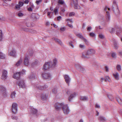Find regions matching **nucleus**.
<instances>
[{"instance_id": "f257e3e1", "label": "nucleus", "mask_w": 122, "mask_h": 122, "mask_svg": "<svg viewBox=\"0 0 122 122\" xmlns=\"http://www.w3.org/2000/svg\"><path fill=\"white\" fill-rule=\"evenodd\" d=\"M57 61L56 59L55 58L53 59V63L51 61L45 63L43 66V70L45 71L51 68L54 67L56 65Z\"/></svg>"}, {"instance_id": "f03ea898", "label": "nucleus", "mask_w": 122, "mask_h": 122, "mask_svg": "<svg viewBox=\"0 0 122 122\" xmlns=\"http://www.w3.org/2000/svg\"><path fill=\"white\" fill-rule=\"evenodd\" d=\"M112 9L113 12L116 15L119 14V11L116 2L114 0L113 2V4L112 6Z\"/></svg>"}, {"instance_id": "7ed1b4c3", "label": "nucleus", "mask_w": 122, "mask_h": 122, "mask_svg": "<svg viewBox=\"0 0 122 122\" xmlns=\"http://www.w3.org/2000/svg\"><path fill=\"white\" fill-rule=\"evenodd\" d=\"M17 82L20 87L23 88L25 87L26 85L23 79H19Z\"/></svg>"}, {"instance_id": "20e7f679", "label": "nucleus", "mask_w": 122, "mask_h": 122, "mask_svg": "<svg viewBox=\"0 0 122 122\" xmlns=\"http://www.w3.org/2000/svg\"><path fill=\"white\" fill-rule=\"evenodd\" d=\"M42 76L43 79L48 80H51L52 78L51 75L49 73H43L42 74Z\"/></svg>"}, {"instance_id": "39448f33", "label": "nucleus", "mask_w": 122, "mask_h": 122, "mask_svg": "<svg viewBox=\"0 0 122 122\" xmlns=\"http://www.w3.org/2000/svg\"><path fill=\"white\" fill-rule=\"evenodd\" d=\"M64 104L63 103H60L58 102L56 103L54 105L55 109L57 111L60 110L61 108H62Z\"/></svg>"}, {"instance_id": "423d86ee", "label": "nucleus", "mask_w": 122, "mask_h": 122, "mask_svg": "<svg viewBox=\"0 0 122 122\" xmlns=\"http://www.w3.org/2000/svg\"><path fill=\"white\" fill-rule=\"evenodd\" d=\"M62 109L64 113L65 114H69L70 111L69 107L67 104L64 105L62 107Z\"/></svg>"}, {"instance_id": "0eeeda50", "label": "nucleus", "mask_w": 122, "mask_h": 122, "mask_svg": "<svg viewBox=\"0 0 122 122\" xmlns=\"http://www.w3.org/2000/svg\"><path fill=\"white\" fill-rule=\"evenodd\" d=\"M92 56L88 50L87 51L83 52L82 53V57L83 58H89Z\"/></svg>"}, {"instance_id": "6e6552de", "label": "nucleus", "mask_w": 122, "mask_h": 122, "mask_svg": "<svg viewBox=\"0 0 122 122\" xmlns=\"http://www.w3.org/2000/svg\"><path fill=\"white\" fill-rule=\"evenodd\" d=\"M0 92L2 93L3 96L4 97L6 96L7 94L5 88L2 85L0 86Z\"/></svg>"}, {"instance_id": "1a4fd4ad", "label": "nucleus", "mask_w": 122, "mask_h": 122, "mask_svg": "<svg viewBox=\"0 0 122 122\" xmlns=\"http://www.w3.org/2000/svg\"><path fill=\"white\" fill-rule=\"evenodd\" d=\"M17 104L15 103H13L12 105V110L13 112L16 113L17 111Z\"/></svg>"}, {"instance_id": "9d476101", "label": "nucleus", "mask_w": 122, "mask_h": 122, "mask_svg": "<svg viewBox=\"0 0 122 122\" xmlns=\"http://www.w3.org/2000/svg\"><path fill=\"white\" fill-rule=\"evenodd\" d=\"M48 87V86L46 85L45 84L44 86H41L39 84H37L35 86V87L40 90H43L44 89H46Z\"/></svg>"}, {"instance_id": "9b49d317", "label": "nucleus", "mask_w": 122, "mask_h": 122, "mask_svg": "<svg viewBox=\"0 0 122 122\" xmlns=\"http://www.w3.org/2000/svg\"><path fill=\"white\" fill-rule=\"evenodd\" d=\"M72 1H73L75 9H80L81 7L78 4V0H73Z\"/></svg>"}, {"instance_id": "f8f14e48", "label": "nucleus", "mask_w": 122, "mask_h": 122, "mask_svg": "<svg viewBox=\"0 0 122 122\" xmlns=\"http://www.w3.org/2000/svg\"><path fill=\"white\" fill-rule=\"evenodd\" d=\"M7 72L5 70L3 71L1 76V78L3 79H5L7 77Z\"/></svg>"}, {"instance_id": "ddd939ff", "label": "nucleus", "mask_w": 122, "mask_h": 122, "mask_svg": "<svg viewBox=\"0 0 122 122\" xmlns=\"http://www.w3.org/2000/svg\"><path fill=\"white\" fill-rule=\"evenodd\" d=\"M64 78L66 83L69 85L71 81V79L70 78L69 76L66 75H64Z\"/></svg>"}, {"instance_id": "4468645a", "label": "nucleus", "mask_w": 122, "mask_h": 122, "mask_svg": "<svg viewBox=\"0 0 122 122\" xmlns=\"http://www.w3.org/2000/svg\"><path fill=\"white\" fill-rule=\"evenodd\" d=\"M76 36L82 39L86 43H87L88 42V41L87 40L83 37L81 33H78L76 35Z\"/></svg>"}, {"instance_id": "2eb2a0df", "label": "nucleus", "mask_w": 122, "mask_h": 122, "mask_svg": "<svg viewBox=\"0 0 122 122\" xmlns=\"http://www.w3.org/2000/svg\"><path fill=\"white\" fill-rule=\"evenodd\" d=\"M20 73V72H17L14 73L13 75V77L17 80H19V79H20V78L21 76Z\"/></svg>"}, {"instance_id": "dca6fc26", "label": "nucleus", "mask_w": 122, "mask_h": 122, "mask_svg": "<svg viewBox=\"0 0 122 122\" xmlns=\"http://www.w3.org/2000/svg\"><path fill=\"white\" fill-rule=\"evenodd\" d=\"M30 111L33 114H36L37 110L36 109L34 108L33 107H30Z\"/></svg>"}, {"instance_id": "f3484780", "label": "nucleus", "mask_w": 122, "mask_h": 122, "mask_svg": "<svg viewBox=\"0 0 122 122\" xmlns=\"http://www.w3.org/2000/svg\"><path fill=\"white\" fill-rule=\"evenodd\" d=\"M29 57L28 56H25L24 58V63L25 65H28L29 63Z\"/></svg>"}, {"instance_id": "a211bd4d", "label": "nucleus", "mask_w": 122, "mask_h": 122, "mask_svg": "<svg viewBox=\"0 0 122 122\" xmlns=\"http://www.w3.org/2000/svg\"><path fill=\"white\" fill-rule=\"evenodd\" d=\"M104 80L106 82H107V81L109 82H111L110 78L108 76H105L104 78H101V82H103Z\"/></svg>"}, {"instance_id": "6ab92c4d", "label": "nucleus", "mask_w": 122, "mask_h": 122, "mask_svg": "<svg viewBox=\"0 0 122 122\" xmlns=\"http://www.w3.org/2000/svg\"><path fill=\"white\" fill-rule=\"evenodd\" d=\"M115 28L117 29V31L116 34L118 36V35L120 33H121L122 31V29L118 26L117 25L115 26Z\"/></svg>"}, {"instance_id": "aec40b11", "label": "nucleus", "mask_w": 122, "mask_h": 122, "mask_svg": "<svg viewBox=\"0 0 122 122\" xmlns=\"http://www.w3.org/2000/svg\"><path fill=\"white\" fill-rule=\"evenodd\" d=\"M52 39L55 41L60 44V45H62V41L60 40H59L55 38H52Z\"/></svg>"}, {"instance_id": "412c9836", "label": "nucleus", "mask_w": 122, "mask_h": 122, "mask_svg": "<svg viewBox=\"0 0 122 122\" xmlns=\"http://www.w3.org/2000/svg\"><path fill=\"white\" fill-rule=\"evenodd\" d=\"M10 55L11 56H12L14 57L16 56V52L15 49H13L10 53Z\"/></svg>"}, {"instance_id": "4be33fe9", "label": "nucleus", "mask_w": 122, "mask_h": 122, "mask_svg": "<svg viewBox=\"0 0 122 122\" xmlns=\"http://www.w3.org/2000/svg\"><path fill=\"white\" fill-rule=\"evenodd\" d=\"M80 99L81 100L83 101H86L88 100V97L86 96H81L80 97Z\"/></svg>"}, {"instance_id": "5701e85b", "label": "nucleus", "mask_w": 122, "mask_h": 122, "mask_svg": "<svg viewBox=\"0 0 122 122\" xmlns=\"http://www.w3.org/2000/svg\"><path fill=\"white\" fill-rule=\"evenodd\" d=\"M76 95V94L74 92V93L71 94L69 98V101H71L73 98L75 97Z\"/></svg>"}, {"instance_id": "b1692460", "label": "nucleus", "mask_w": 122, "mask_h": 122, "mask_svg": "<svg viewBox=\"0 0 122 122\" xmlns=\"http://www.w3.org/2000/svg\"><path fill=\"white\" fill-rule=\"evenodd\" d=\"M88 50L91 56H92L95 53V51L93 49H89Z\"/></svg>"}, {"instance_id": "393cba45", "label": "nucleus", "mask_w": 122, "mask_h": 122, "mask_svg": "<svg viewBox=\"0 0 122 122\" xmlns=\"http://www.w3.org/2000/svg\"><path fill=\"white\" fill-rule=\"evenodd\" d=\"M106 17V20L107 21H109L110 19V15L109 12L107 11V12Z\"/></svg>"}, {"instance_id": "a878e982", "label": "nucleus", "mask_w": 122, "mask_h": 122, "mask_svg": "<svg viewBox=\"0 0 122 122\" xmlns=\"http://www.w3.org/2000/svg\"><path fill=\"white\" fill-rule=\"evenodd\" d=\"M98 119L99 120L102 121H105L106 120V118L102 116H100L99 117H98Z\"/></svg>"}, {"instance_id": "bb28decb", "label": "nucleus", "mask_w": 122, "mask_h": 122, "mask_svg": "<svg viewBox=\"0 0 122 122\" xmlns=\"http://www.w3.org/2000/svg\"><path fill=\"white\" fill-rule=\"evenodd\" d=\"M113 75L116 79L117 80H118L119 79V74L118 72L116 73L115 74H113Z\"/></svg>"}, {"instance_id": "cd10ccee", "label": "nucleus", "mask_w": 122, "mask_h": 122, "mask_svg": "<svg viewBox=\"0 0 122 122\" xmlns=\"http://www.w3.org/2000/svg\"><path fill=\"white\" fill-rule=\"evenodd\" d=\"M42 100L43 101L46 100L47 98V96L46 94H43L41 95Z\"/></svg>"}, {"instance_id": "c85d7f7f", "label": "nucleus", "mask_w": 122, "mask_h": 122, "mask_svg": "<svg viewBox=\"0 0 122 122\" xmlns=\"http://www.w3.org/2000/svg\"><path fill=\"white\" fill-rule=\"evenodd\" d=\"M116 100L120 105L122 104V99L120 97L116 98Z\"/></svg>"}, {"instance_id": "c756f323", "label": "nucleus", "mask_w": 122, "mask_h": 122, "mask_svg": "<svg viewBox=\"0 0 122 122\" xmlns=\"http://www.w3.org/2000/svg\"><path fill=\"white\" fill-rule=\"evenodd\" d=\"M24 15V14L22 12V11H20L18 12L17 14L18 16L19 17H21L23 16Z\"/></svg>"}, {"instance_id": "7c9ffc66", "label": "nucleus", "mask_w": 122, "mask_h": 122, "mask_svg": "<svg viewBox=\"0 0 122 122\" xmlns=\"http://www.w3.org/2000/svg\"><path fill=\"white\" fill-rule=\"evenodd\" d=\"M28 56H32L33 54V51L32 50H30L28 51Z\"/></svg>"}, {"instance_id": "2f4dec72", "label": "nucleus", "mask_w": 122, "mask_h": 122, "mask_svg": "<svg viewBox=\"0 0 122 122\" xmlns=\"http://www.w3.org/2000/svg\"><path fill=\"white\" fill-rule=\"evenodd\" d=\"M22 62V59L20 58L17 62V63L15 65L17 66H20V64Z\"/></svg>"}, {"instance_id": "473e14b6", "label": "nucleus", "mask_w": 122, "mask_h": 122, "mask_svg": "<svg viewBox=\"0 0 122 122\" xmlns=\"http://www.w3.org/2000/svg\"><path fill=\"white\" fill-rule=\"evenodd\" d=\"M35 76L34 74H31L29 76V77L30 79H33L35 78Z\"/></svg>"}, {"instance_id": "72a5a7b5", "label": "nucleus", "mask_w": 122, "mask_h": 122, "mask_svg": "<svg viewBox=\"0 0 122 122\" xmlns=\"http://www.w3.org/2000/svg\"><path fill=\"white\" fill-rule=\"evenodd\" d=\"M75 66L76 68L79 71L80 70V69L81 67V66L80 65L78 64H75Z\"/></svg>"}, {"instance_id": "f704fd0d", "label": "nucleus", "mask_w": 122, "mask_h": 122, "mask_svg": "<svg viewBox=\"0 0 122 122\" xmlns=\"http://www.w3.org/2000/svg\"><path fill=\"white\" fill-rule=\"evenodd\" d=\"M107 96L111 101H112L114 98V97L111 94H107Z\"/></svg>"}, {"instance_id": "c9c22d12", "label": "nucleus", "mask_w": 122, "mask_h": 122, "mask_svg": "<svg viewBox=\"0 0 122 122\" xmlns=\"http://www.w3.org/2000/svg\"><path fill=\"white\" fill-rule=\"evenodd\" d=\"M16 93L15 91L11 93V97L12 98H13L15 97Z\"/></svg>"}, {"instance_id": "e433bc0d", "label": "nucleus", "mask_w": 122, "mask_h": 122, "mask_svg": "<svg viewBox=\"0 0 122 122\" xmlns=\"http://www.w3.org/2000/svg\"><path fill=\"white\" fill-rule=\"evenodd\" d=\"M20 72V75L21 76H23L25 74V71L24 70H22L21 71L19 72Z\"/></svg>"}, {"instance_id": "4c0bfd02", "label": "nucleus", "mask_w": 122, "mask_h": 122, "mask_svg": "<svg viewBox=\"0 0 122 122\" xmlns=\"http://www.w3.org/2000/svg\"><path fill=\"white\" fill-rule=\"evenodd\" d=\"M114 45L115 48L116 49H117L118 48V45L117 43L116 42H114Z\"/></svg>"}, {"instance_id": "58836bf2", "label": "nucleus", "mask_w": 122, "mask_h": 122, "mask_svg": "<svg viewBox=\"0 0 122 122\" xmlns=\"http://www.w3.org/2000/svg\"><path fill=\"white\" fill-rule=\"evenodd\" d=\"M3 38L2 32L1 30H0V41H2Z\"/></svg>"}, {"instance_id": "ea45409f", "label": "nucleus", "mask_w": 122, "mask_h": 122, "mask_svg": "<svg viewBox=\"0 0 122 122\" xmlns=\"http://www.w3.org/2000/svg\"><path fill=\"white\" fill-rule=\"evenodd\" d=\"M52 92L53 94H56L57 93V90L56 88H54L53 89H52Z\"/></svg>"}, {"instance_id": "a19ab883", "label": "nucleus", "mask_w": 122, "mask_h": 122, "mask_svg": "<svg viewBox=\"0 0 122 122\" xmlns=\"http://www.w3.org/2000/svg\"><path fill=\"white\" fill-rule=\"evenodd\" d=\"M5 55L2 52H0V57L1 58L3 59L5 58Z\"/></svg>"}, {"instance_id": "79ce46f5", "label": "nucleus", "mask_w": 122, "mask_h": 122, "mask_svg": "<svg viewBox=\"0 0 122 122\" xmlns=\"http://www.w3.org/2000/svg\"><path fill=\"white\" fill-rule=\"evenodd\" d=\"M79 71L82 73H83L85 71V69L83 67L81 66Z\"/></svg>"}, {"instance_id": "37998d69", "label": "nucleus", "mask_w": 122, "mask_h": 122, "mask_svg": "<svg viewBox=\"0 0 122 122\" xmlns=\"http://www.w3.org/2000/svg\"><path fill=\"white\" fill-rule=\"evenodd\" d=\"M99 37L102 39H103L104 38V36L101 34H99Z\"/></svg>"}, {"instance_id": "c03bdc74", "label": "nucleus", "mask_w": 122, "mask_h": 122, "mask_svg": "<svg viewBox=\"0 0 122 122\" xmlns=\"http://www.w3.org/2000/svg\"><path fill=\"white\" fill-rule=\"evenodd\" d=\"M20 6L19 5H16L15 6V9L16 10H19L20 9Z\"/></svg>"}, {"instance_id": "a18cd8bd", "label": "nucleus", "mask_w": 122, "mask_h": 122, "mask_svg": "<svg viewBox=\"0 0 122 122\" xmlns=\"http://www.w3.org/2000/svg\"><path fill=\"white\" fill-rule=\"evenodd\" d=\"M69 45L70 46H71L72 47L74 48V46L73 44V42L72 41L69 42Z\"/></svg>"}, {"instance_id": "49530a36", "label": "nucleus", "mask_w": 122, "mask_h": 122, "mask_svg": "<svg viewBox=\"0 0 122 122\" xmlns=\"http://www.w3.org/2000/svg\"><path fill=\"white\" fill-rule=\"evenodd\" d=\"M58 11V10L57 8L56 7L54 9V12L55 13V14L56 15Z\"/></svg>"}, {"instance_id": "de8ad7c7", "label": "nucleus", "mask_w": 122, "mask_h": 122, "mask_svg": "<svg viewBox=\"0 0 122 122\" xmlns=\"http://www.w3.org/2000/svg\"><path fill=\"white\" fill-rule=\"evenodd\" d=\"M58 3L60 4L63 5L64 3V1L63 0H58Z\"/></svg>"}, {"instance_id": "09e8293b", "label": "nucleus", "mask_w": 122, "mask_h": 122, "mask_svg": "<svg viewBox=\"0 0 122 122\" xmlns=\"http://www.w3.org/2000/svg\"><path fill=\"white\" fill-rule=\"evenodd\" d=\"M117 70L119 71H120L121 70V66L120 65H117Z\"/></svg>"}, {"instance_id": "8fccbe9b", "label": "nucleus", "mask_w": 122, "mask_h": 122, "mask_svg": "<svg viewBox=\"0 0 122 122\" xmlns=\"http://www.w3.org/2000/svg\"><path fill=\"white\" fill-rule=\"evenodd\" d=\"M79 47L82 49H85L86 47L84 45H82L81 44H80L79 45Z\"/></svg>"}, {"instance_id": "3c124183", "label": "nucleus", "mask_w": 122, "mask_h": 122, "mask_svg": "<svg viewBox=\"0 0 122 122\" xmlns=\"http://www.w3.org/2000/svg\"><path fill=\"white\" fill-rule=\"evenodd\" d=\"M11 118L13 119L17 120L18 119V117L15 116L13 115L11 116Z\"/></svg>"}, {"instance_id": "603ef678", "label": "nucleus", "mask_w": 122, "mask_h": 122, "mask_svg": "<svg viewBox=\"0 0 122 122\" xmlns=\"http://www.w3.org/2000/svg\"><path fill=\"white\" fill-rule=\"evenodd\" d=\"M89 35L91 37H94L95 36V34L93 32H91L89 34Z\"/></svg>"}, {"instance_id": "864d4df0", "label": "nucleus", "mask_w": 122, "mask_h": 122, "mask_svg": "<svg viewBox=\"0 0 122 122\" xmlns=\"http://www.w3.org/2000/svg\"><path fill=\"white\" fill-rule=\"evenodd\" d=\"M19 5L20 6H22L24 4L23 2L21 1H19L18 3Z\"/></svg>"}, {"instance_id": "5fc2aeb1", "label": "nucleus", "mask_w": 122, "mask_h": 122, "mask_svg": "<svg viewBox=\"0 0 122 122\" xmlns=\"http://www.w3.org/2000/svg\"><path fill=\"white\" fill-rule=\"evenodd\" d=\"M75 15V13L74 12H71L69 14V16H72L74 15Z\"/></svg>"}, {"instance_id": "6e6d98bb", "label": "nucleus", "mask_w": 122, "mask_h": 122, "mask_svg": "<svg viewBox=\"0 0 122 122\" xmlns=\"http://www.w3.org/2000/svg\"><path fill=\"white\" fill-rule=\"evenodd\" d=\"M42 1V0H36V3L37 4V5H39L40 3H41Z\"/></svg>"}, {"instance_id": "4d7b16f0", "label": "nucleus", "mask_w": 122, "mask_h": 122, "mask_svg": "<svg viewBox=\"0 0 122 122\" xmlns=\"http://www.w3.org/2000/svg\"><path fill=\"white\" fill-rule=\"evenodd\" d=\"M66 30V28L65 27H61L60 29V30L63 31H64Z\"/></svg>"}, {"instance_id": "13d9d810", "label": "nucleus", "mask_w": 122, "mask_h": 122, "mask_svg": "<svg viewBox=\"0 0 122 122\" xmlns=\"http://www.w3.org/2000/svg\"><path fill=\"white\" fill-rule=\"evenodd\" d=\"M92 29V27L91 26H90L89 27H87V30L88 31H90Z\"/></svg>"}, {"instance_id": "bf43d9fd", "label": "nucleus", "mask_w": 122, "mask_h": 122, "mask_svg": "<svg viewBox=\"0 0 122 122\" xmlns=\"http://www.w3.org/2000/svg\"><path fill=\"white\" fill-rule=\"evenodd\" d=\"M116 54L115 53H112V56L114 58H115L116 57Z\"/></svg>"}, {"instance_id": "052dcab7", "label": "nucleus", "mask_w": 122, "mask_h": 122, "mask_svg": "<svg viewBox=\"0 0 122 122\" xmlns=\"http://www.w3.org/2000/svg\"><path fill=\"white\" fill-rule=\"evenodd\" d=\"M66 20L67 21H69L71 22V23H73V21L72 20V19H66Z\"/></svg>"}, {"instance_id": "680f3d73", "label": "nucleus", "mask_w": 122, "mask_h": 122, "mask_svg": "<svg viewBox=\"0 0 122 122\" xmlns=\"http://www.w3.org/2000/svg\"><path fill=\"white\" fill-rule=\"evenodd\" d=\"M66 25L67 26H68L70 28H73V25L71 24H68V22H67V24Z\"/></svg>"}, {"instance_id": "e2e57ef3", "label": "nucleus", "mask_w": 122, "mask_h": 122, "mask_svg": "<svg viewBox=\"0 0 122 122\" xmlns=\"http://www.w3.org/2000/svg\"><path fill=\"white\" fill-rule=\"evenodd\" d=\"M105 68L106 72H108L109 71V70L107 66H105Z\"/></svg>"}, {"instance_id": "0e129e2a", "label": "nucleus", "mask_w": 122, "mask_h": 122, "mask_svg": "<svg viewBox=\"0 0 122 122\" xmlns=\"http://www.w3.org/2000/svg\"><path fill=\"white\" fill-rule=\"evenodd\" d=\"M22 29L24 31H28V28H26L24 27H22Z\"/></svg>"}, {"instance_id": "69168bd1", "label": "nucleus", "mask_w": 122, "mask_h": 122, "mask_svg": "<svg viewBox=\"0 0 122 122\" xmlns=\"http://www.w3.org/2000/svg\"><path fill=\"white\" fill-rule=\"evenodd\" d=\"M95 107L97 108H100V105L97 103L96 104Z\"/></svg>"}, {"instance_id": "338daca9", "label": "nucleus", "mask_w": 122, "mask_h": 122, "mask_svg": "<svg viewBox=\"0 0 122 122\" xmlns=\"http://www.w3.org/2000/svg\"><path fill=\"white\" fill-rule=\"evenodd\" d=\"M30 7L32 8L33 9L34 8V6L33 4L32 3H31L30 4Z\"/></svg>"}, {"instance_id": "774afa93", "label": "nucleus", "mask_w": 122, "mask_h": 122, "mask_svg": "<svg viewBox=\"0 0 122 122\" xmlns=\"http://www.w3.org/2000/svg\"><path fill=\"white\" fill-rule=\"evenodd\" d=\"M61 18V17L60 16H59L57 17V20L58 21H60Z\"/></svg>"}]
</instances>
